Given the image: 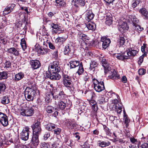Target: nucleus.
I'll return each instance as SVG.
<instances>
[{"label":"nucleus","mask_w":148,"mask_h":148,"mask_svg":"<svg viewBox=\"0 0 148 148\" xmlns=\"http://www.w3.org/2000/svg\"><path fill=\"white\" fill-rule=\"evenodd\" d=\"M32 128L33 131V134L31 142L33 145L36 147L39 144L38 136L42 130L40 123L37 121L32 126Z\"/></svg>","instance_id":"f257e3e1"},{"label":"nucleus","mask_w":148,"mask_h":148,"mask_svg":"<svg viewBox=\"0 0 148 148\" xmlns=\"http://www.w3.org/2000/svg\"><path fill=\"white\" fill-rule=\"evenodd\" d=\"M36 94V90L32 86L26 88L25 91V96L27 101H33Z\"/></svg>","instance_id":"f03ea898"},{"label":"nucleus","mask_w":148,"mask_h":148,"mask_svg":"<svg viewBox=\"0 0 148 148\" xmlns=\"http://www.w3.org/2000/svg\"><path fill=\"white\" fill-rule=\"evenodd\" d=\"M70 68H74L76 67L79 66L77 73L79 75H81L84 71V69L82 62L80 63L78 61L71 60L69 62Z\"/></svg>","instance_id":"7ed1b4c3"},{"label":"nucleus","mask_w":148,"mask_h":148,"mask_svg":"<svg viewBox=\"0 0 148 148\" xmlns=\"http://www.w3.org/2000/svg\"><path fill=\"white\" fill-rule=\"evenodd\" d=\"M94 87L95 90L97 92H100L105 89L104 83L103 82H99L95 78L93 79Z\"/></svg>","instance_id":"20e7f679"},{"label":"nucleus","mask_w":148,"mask_h":148,"mask_svg":"<svg viewBox=\"0 0 148 148\" xmlns=\"http://www.w3.org/2000/svg\"><path fill=\"white\" fill-rule=\"evenodd\" d=\"M48 71L46 72L45 76V78H49L50 79L55 80H59L61 76L58 73H53L50 69Z\"/></svg>","instance_id":"39448f33"},{"label":"nucleus","mask_w":148,"mask_h":148,"mask_svg":"<svg viewBox=\"0 0 148 148\" xmlns=\"http://www.w3.org/2000/svg\"><path fill=\"white\" fill-rule=\"evenodd\" d=\"M109 73L110 78L112 79H118L120 78V76L114 69H111V68L105 71V74Z\"/></svg>","instance_id":"423d86ee"},{"label":"nucleus","mask_w":148,"mask_h":148,"mask_svg":"<svg viewBox=\"0 0 148 148\" xmlns=\"http://www.w3.org/2000/svg\"><path fill=\"white\" fill-rule=\"evenodd\" d=\"M59 62L57 61H54L53 62L49 67V69L53 73H58L60 71V68L58 66Z\"/></svg>","instance_id":"0eeeda50"},{"label":"nucleus","mask_w":148,"mask_h":148,"mask_svg":"<svg viewBox=\"0 0 148 148\" xmlns=\"http://www.w3.org/2000/svg\"><path fill=\"white\" fill-rule=\"evenodd\" d=\"M111 42L110 39L106 37H102L101 39V42H99V45L102 44L103 48L105 49L108 47Z\"/></svg>","instance_id":"6e6552de"},{"label":"nucleus","mask_w":148,"mask_h":148,"mask_svg":"<svg viewBox=\"0 0 148 148\" xmlns=\"http://www.w3.org/2000/svg\"><path fill=\"white\" fill-rule=\"evenodd\" d=\"M131 143L129 147L130 148H138L140 142L137 139L133 136L129 137Z\"/></svg>","instance_id":"1a4fd4ad"},{"label":"nucleus","mask_w":148,"mask_h":148,"mask_svg":"<svg viewBox=\"0 0 148 148\" xmlns=\"http://www.w3.org/2000/svg\"><path fill=\"white\" fill-rule=\"evenodd\" d=\"M29 131L28 128L25 127L21 133L20 137L24 140H27L28 139L29 134Z\"/></svg>","instance_id":"9d476101"},{"label":"nucleus","mask_w":148,"mask_h":148,"mask_svg":"<svg viewBox=\"0 0 148 148\" xmlns=\"http://www.w3.org/2000/svg\"><path fill=\"white\" fill-rule=\"evenodd\" d=\"M34 113V110L32 108H28L25 109H23L21 112V115L26 116H32Z\"/></svg>","instance_id":"9b49d317"},{"label":"nucleus","mask_w":148,"mask_h":148,"mask_svg":"<svg viewBox=\"0 0 148 148\" xmlns=\"http://www.w3.org/2000/svg\"><path fill=\"white\" fill-rule=\"evenodd\" d=\"M0 122L4 126H6L8 125V119L6 115L1 112H0Z\"/></svg>","instance_id":"f8f14e48"},{"label":"nucleus","mask_w":148,"mask_h":148,"mask_svg":"<svg viewBox=\"0 0 148 148\" xmlns=\"http://www.w3.org/2000/svg\"><path fill=\"white\" fill-rule=\"evenodd\" d=\"M66 97V95L62 91L60 92L58 95H53V99L55 100H61L64 99Z\"/></svg>","instance_id":"ddd939ff"},{"label":"nucleus","mask_w":148,"mask_h":148,"mask_svg":"<svg viewBox=\"0 0 148 148\" xmlns=\"http://www.w3.org/2000/svg\"><path fill=\"white\" fill-rule=\"evenodd\" d=\"M30 64L33 69H37L40 66V64L38 60H32L30 62Z\"/></svg>","instance_id":"4468645a"},{"label":"nucleus","mask_w":148,"mask_h":148,"mask_svg":"<svg viewBox=\"0 0 148 148\" xmlns=\"http://www.w3.org/2000/svg\"><path fill=\"white\" fill-rule=\"evenodd\" d=\"M15 5L14 4H11L8 5L3 11V15H5L11 12L12 10L15 7Z\"/></svg>","instance_id":"2eb2a0df"},{"label":"nucleus","mask_w":148,"mask_h":148,"mask_svg":"<svg viewBox=\"0 0 148 148\" xmlns=\"http://www.w3.org/2000/svg\"><path fill=\"white\" fill-rule=\"evenodd\" d=\"M63 84L66 87L69 88V89L72 90L73 89V84L71 80H65L63 81Z\"/></svg>","instance_id":"dca6fc26"},{"label":"nucleus","mask_w":148,"mask_h":148,"mask_svg":"<svg viewBox=\"0 0 148 148\" xmlns=\"http://www.w3.org/2000/svg\"><path fill=\"white\" fill-rule=\"evenodd\" d=\"M128 56V59L131 58L132 57L135 56L136 54L138 53L137 51L136 50H134L132 48L129 49V51L126 52Z\"/></svg>","instance_id":"f3484780"},{"label":"nucleus","mask_w":148,"mask_h":148,"mask_svg":"<svg viewBox=\"0 0 148 148\" xmlns=\"http://www.w3.org/2000/svg\"><path fill=\"white\" fill-rule=\"evenodd\" d=\"M125 52H125L124 55H123L120 54H115L114 55V57L116 58L119 60H123L125 59H128V56L125 55Z\"/></svg>","instance_id":"a211bd4d"},{"label":"nucleus","mask_w":148,"mask_h":148,"mask_svg":"<svg viewBox=\"0 0 148 148\" xmlns=\"http://www.w3.org/2000/svg\"><path fill=\"white\" fill-rule=\"evenodd\" d=\"M66 105L65 102L62 101H60L58 102L57 105V108L58 109L62 110L65 108Z\"/></svg>","instance_id":"6ab92c4d"},{"label":"nucleus","mask_w":148,"mask_h":148,"mask_svg":"<svg viewBox=\"0 0 148 148\" xmlns=\"http://www.w3.org/2000/svg\"><path fill=\"white\" fill-rule=\"evenodd\" d=\"M101 64L102 66L103 67L104 69V72L105 71L110 68L109 66V63L105 59H103L101 61Z\"/></svg>","instance_id":"aec40b11"},{"label":"nucleus","mask_w":148,"mask_h":148,"mask_svg":"<svg viewBox=\"0 0 148 148\" xmlns=\"http://www.w3.org/2000/svg\"><path fill=\"white\" fill-rule=\"evenodd\" d=\"M86 17L88 21L92 19L94 17V14L91 10H88L86 11Z\"/></svg>","instance_id":"412c9836"},{"label":"nucleus","mask_w":148,"mask_h":148,"mask_svg":"<svg viewBox=\"0 0 148 148\" xmlns=\"http://www.w3.org/2000/svg\"><path fill=\"white\" fill-rule=\"evenodd\" d=\"M128 28L129 27L127 26V23L123 22H122L121 24L119 25V29L122 32L125 30H128Z\"/></svg>","instance_id":"4be33fe9"},{"label":"nucleus","mask_w":148,"mask_h":148,"mask_svg":"<svg viewBox=\"0 0 148 148\" xmlns=\"http://www.w3.org/2000/svg\"><path fill=\"white\" fill-rule=\"evenodd\" d=\"M124 37H120L118 42V44L119 47L123 46L124 47L125 46V38Z\"/></svg>","instance_id":"5701e85b"},{"label":"nucleus","mask_w":148,"mask_h":148,"mask_svg":"<svg viewBox=\"0 0 148 148\" xmlns=\"http://www.w3.org/2000/svg\"><path fill=\"white\" fill-rule=\"evenodd\" d=\"M98 145L101 147H104L108 146L110 144V143L108 141H101V140L98 141Z\"/></svg>","instance_id":"b1692460"},{"label":"nucleus","mask_w":148,"mask_h":148,"mask_svg":"<svg viewBox=\"0 0 148 148\" xmlns=\"http://www.w3.org/2000/svg\"><path fill=\"white\" fill-rule=\"evenodd\" d=\"M24 74L22 72H20L16 74L14 77V80L16 81H19L24 77Z\"/></svg>","instance_id":"393cba45"},{"label":"nucleus","mask_w":148,"mask_h":148,"mask_svg":"<svg viewBox=\"0 0 148 148\" xmlns=\"http://www.w3.org/2000/svg\"><path fill=\"white\" fill-rule=\"evenodd\" d=\"M139 12L146 18H148V12L145 8H143L140 9L139 10Z\"/></svg>","instance_id":"a878e982"},{"label":"nucleus","mask_w":148,"mask_h":148,"mask_svg":"<svg viewBox=\"0 0 148 148\" xmlns=\"http://www.w3.org/2000/svg\"><path fill=\"white\" fill-rule=\"evenodd\" d=\"M129 18L132 21L134 26L138 24L139 21L137 18L135 17V16L130 15L129 16Z\"/></svg>","instance_id":"bb28decb"},{"label":"nucleus","mask_w":148,"mask_h":148,"mask_svg":"<svg viewBox=\"0 0 148 148\" xmlns=\"http://www.w3.org/2000/svg\"><path fill=\"white\" fill-rule=\"evenodd\" d=\"M8 52L10 53L13 54L16 56L19 55L18 51L14 47L8 49Z\"/></svg>","instance_id":"cd10ccee"},{"label":"nucleus","mask_w":148,"mask_h":148,"mask_svg":"<svg viewBox=\"0 0 148 148\" xmlns=\"http://www.w3.org/2000/svg\"><path fill=\"white\" fill-rule=\"evenodd\" d=\"M56 126V125L53 123H49L46 125V128L47 130L51 131L55 128Z\"/></svg>","instance_id":"c85d7f7f"},{"label":"nucleus","mask_w":148,"mask_h":148,"mask_svg":"<svg viewBox=\"0 0 148 148\" xmlns=\"http://www.w3.org/2000/svg\"><path fill=\"white\" fill-rule=\"evenodd\" d=\"M86 27L89 29L94 30L96 28L95 24L93 23H89L86 25Z\"/></svg>","instance_id":"c756f323"},{"label":"nucleus","mask_w":148,"mask_h":148,"mask_svg":"<svg viewBox=\"0 0 148 148\" xmlns=\"http://www.w3.org/2000/svg\"><path fill=\"white\" fill-rule=\"evenodd\" d=\"M49 50V49H48L46 48L40 47L38 50V53H40V54L42 55L46 54Z\"/></svg>","instance_id":"7c9ffc66"},{"label":"nucleus","mask_w":148,"mask_h":148,"mask_svg":"<svg viewBox=\"0 0 148 148\" xmlns=\"http://www.w3.org/2000/svg\"><path fill=\"white\" fill-rule=\"evenodd\" d=\"M66 38L64 37H58L56 40L57 42H59L60 44H62L63 43L66 41Z\"/></svg>","instance_id":"2f4dec72"},{"label":"nucleus","mask_w":148,"mask_h":148,"mask_svg":"<svg viewBox=\"0 0 148 148\" xmlns=\"http://www.w3.org/2000/svg\"><path fill=\"white\" fill-rule=\"evenodd\" d=\"M53 95H55L54 94L51 93H48L47 94L46 97H45V100L47 103H49L51 101V97H53Z\"/></svg>","instance_id":"473e14b6"},{"label":"nucleus","mask_w":148,"mask_h":148,"mask_svg":"<svg viewBox=\"0 0 148 148\" xmlns=\"http://www.w3.org/2000/svg\"><path fill=\"white\" fill-rule=\"evenodd\" d=\"M8 73L6 71L0 72V80L5 79L8 77Z\"/></svg>","instance_id":"72a5a7b5"},{"label":"nucleus","mask_w":148,"mask_h":148,"mask_svg":"<svg viewBox=\"0 0 148 148\" xmlns=\"http://www.w3.org/2000/svg\"><path fill=\"white\" fill-rule=\"evenodd\" d=\"M98 65V64L97 62L94 61H91L90 63V66L89 69L90 70H91L93 69H94L97 67Z\"/></svg>","instance_id":"f704fd0d"},{"label":"nucleus","mask_w":148,"mask_h":148,"mask_svg":"<svg viewBox=\"0 0 148 148\" xmlns=\"http://www.w3.org/2000/svg\"><path fill=\"white\" fill-rule=\"evenodd\" d=\"M10 100L9 97L8 96L4 97L1 100V103L4 104H8L9 103Z\"/></svg>","instance_id":"c9c22d12"},{"label":"nucleus","mask_w":148,"mask_h":148,"mask_svg":"<svg viewBox=\"0 0 148 148\" xmlns=\"http://www.w3.org/2000/svg\"><path fill=\"white\" fill-rule=\"evenodd\" d=\"M75 2L77 3L78 4L81 6H84L85 4V1L84 0H73L72 2Z\"/></svg>","instance_id":"e433bc0d"},{"label":"nucleus","mask_w":148,"mask_h":148,"mask_svg":"<svg viewBox=\"0 0 148 148\" xmlns=\"http://www.w3.org/2000/svg\"><path fill=\"white\" fill-rule=\"evenodd\" d=\"M60 143V140L57 138V140L51 145L52 148H56L58 147Z\"/></svg>","instance_id":"4c0bfd02"},{"label":"nucleus","mask_w":148,"mask_h":148,"mask_svg":"<svg viewBox=\"0 0 148 148\" xmlns=\"http://www.w3.org/2000/svg\"><path fill=\"white\" fill-rule=\"evenodd\" d=\"M105 102V98L104 97L101 96L99 97L97 101V102L99 104H103Z\"/></svg>","instance_id":"58836bf2"},{"label":"nucleus","mask_w":148,"mask_h":148,"mask_svg":"<svg viewBox=\"0 0 148 148\" xmlns=\"http://www.w3.org/2000/svg\"><path fill=\"white\" fill-rule=\"evenodd\" d=\"M21 47L23 50L24 51L26 49L27 47L25 41V39L24 38H22L21 40Z\"/></svg>","instance_id":"ea45409f"},{"label":"nucleus","mask_w":148,"mask_h":148,"mask_svg":"<svg viewBox=\"0 0 148 148\" xmlns=\"http://www.w3.org/2000/svg\"><path fill=\"white\" fill-rule=\"evenodd\" d=\"M106 24L110 25L112 23V18L111 17H107L106 18Z\"/></svg>","instance_id":"a19ab883"},{"label":"nucleus","mask_w":148,"mask_h":148,"mask_svg":"<svg viewBox=\"0 0 148 148\" xmlns=\"http://www.w3.org/2000/svg\"><path fill=\"white\" fill-rule=\"evenodd\" d=\"M54 109V108L53 107L51 106H48L46 107V110L47 113H52Z\"/></svg>","instance_id":"79ce46f5"},{"label":"nucleus","mask_w":148,"mask_h":148,"mask_svg":"<svg viewBox=\"0 0 148 148\" xmlns=\"http://www.w3.org/2000/svg\"><path fill=\"white\" fill-rule=\"evenodd\" d=\"M6 89V86L5 84L0 83V94L4 92Z\"/></svg>","instance_id":"37998d69"},{"label":"nucleus","mask_w":148,"mask_h":148,"mask_svg":"<svg viewBox=\"0 0 148 148\" xmlns=\"http://www.w3.org/2000/svg\"><path fill=\"white\" fill-rule=\"evenodd\" d=\"M71 51V49L69 47V45L66 46L64 51V54L66 55L69 53Z\"/></svg>","instance_id":"c03bdc74"},{"label":"nucleus","mask_w":148,"mask_h":148,"mask_svg":"<svg viewBox=\"0 0 148 148\" xmlns=\"http://www.w3.org/2000/svg\"><path fill=\"white\" fill-rule=\"evenodd\" d=\"M122 104L121 103H119L118 104L115 105L112 108L113 110L114 109H122Z\"/></svg>","instance_id":"a18cd8bd"},{"label":"nucleus","mask_w":148,"mask_h":148,"mask_svg":"<svg viewBox=\"0 0 148 148\" xmlns=\"http://www.w3.org/2000/svg\"><path fill=\"white\" fill-rule=\"evenodd\" d=\"M86 36L85 34H83L81 32H79L78 33V37L79 39H85Z\"/></svg>","instance_id":"49530a36"},{"label":"nucleus","mask_w":148,"mask_h":148,"mask_svg":"<svg viewBox=\"0 0 148 148\" xmlns=\"http://www.w3.org/2000/svg\"><path fill=\"white\" fill-rule=\"evenodd\" d=\"M134 28L135 29V30L139 31H141L143 29V27H141L138 24L134 26Z\"/></svg>","instance_id":"de8ad7c7"},{"label":"nucleus","mask_w":148,"mask_h":148,"mask_svg":"<svg viewBox=\"0 0 148 148\" xmlns=\"http://www.w3.org/2000/svg\"><path fill=\"white\" fill-rule=\"evenodd\" d=\"M140 0H134L133 2L132 5L133 8H135L139 4L140 2Z\"/></svg>","instance_id":"09e8293b"},{"label":"nucleus","mask_w":148,"mask_h":148,"mask_svg":"<svg viewBox=\"0 0 148 148\" xmlns=\"http://www.w3.org/2000/svg\"><path fill=\"white\" fill-rule=\"evenodd\" d=\"M103 129L106 132L107 135H110L111 134L110 131L108 127L105 125H103Z\"/></svg>","instance_id":"8fccbe9b"},{"label":"nucleus","mask_w":148,"mask_h":148,"mask_svg":"<svg viewBox=\"0 0 148 148\" xmlns=\"http://www.w3.org/2000/svg\"><path fill=\"white\" fill-rule=\"evenodd\" d=\"M146 72V70L143 69H140L138 71V74L140 75H143L145 74Z\"/></svg>","instance_id":"3c124183"},{"label":"nucleus","mask_w":148,"mask_h":148,"mask_svg":"<svg viewBox=\"0 0 148 148\" xmlns=\"http://www.w3.org/2000/svg\"><path fill=\"white\" fill-rule=\"evenodd\" d=\"M71 77L69 76L66 74L63 75V81L65 80H71Z\"/></svg>","instance_id":"603ef678"},{"label":"nucleus","mask_w":148,"mask_h":148,"mask_svg":"<svg viewBox=\"0 0 148 148\" xmlns=\"http://www.w3.org/2000/svg\"><path fill=\"white\" fill-rule=\"evenodd\" d=\"M83 78L84 79L85 81H88L89 79V76H88V74L86 73H84L83 74Z\"/></svg>","instance_id":"864d4df0"},{"label":"nucleus","mask_w":148,"mask_h":148,"mask_svg":"<svg viewBox=\"0 0 148 148\" xmlns=\"http://www.w3.org/2000/svg\"><path fill=\"white\" fill-rule=\"evenodd\" d=\"M54 133L56 135H59L61 132V130L59 128H57L54 130Z\"/></svg>","instance_id":"5fc2aeb1"},{"label":"nucleus","mask_w":148,"mask_h":148,"mask_svg":"<svg viewBox=\"0 0 148 148\" xmlns=\"http://www.w3.org/2000/svg\"><path fill=\"white\" fill-rule=\"evenodd\" d=\"M119 103V101L117 99H115L112 101V103L111 104V105L113 106V107L115 105L118 104Z\"/></svg>","instance_id":"6e6d98bb"},{"label":"nucleus","mask_w":148,"mask_h":148,"mask_svg":"<svg viewBox=\"0 0 148 148\" xmlns=\"http://www.w3.org/2000/svg\"><path fill=\"white\" fill-rule=\"evenodd\" d=\"M5 67L6 68H9L11 65V63L9 61H6L5 64Z\"/></svg>","instance_id":"4d7b16f0"},{"label":"nucleus","mask_w":148,"mask_h":148,"mask_svg":"<svg viewBox=\"0 0 148 148\" xmlns=\"http://www.w3.org/2000/svg\"><path fill=\"white\" fill-rule=\"evenodd\" d=\"M50 136V133L49 132H46L44 136V139L45 140H47Z\"/></svg>","instance_id":"13d9d810"},{"label":"nucleus","mask_w":148,"mask_h":148,"mask_svg":"<svg viewBox=\"0 0 148 148\" xmlns=\"http://www.w3.org/2000/svg\"><path fill=\"white\" fill-rule=\"evenodd\" d=\"M66 123L67 126L71 127L72 124L71 121L69 120H66Z\"/></svg>","instance_id":"bf43d9fd"},{"label":"nucleus","mask_w":148,"mask_h":148,"mask_svg":"<svg viewBox=\"0 0 148 148\" xmlns=\"http://www.w3.org/2000/svg\"><path fill=\"white\" fill-rule=\"evenodd\" d=\"M92 110L95 111H96L98 110V107L96 104H93L92 106Z\"/></svg>","instance_id":"052dcab7"},{"label":"nucleus","mask_w":148,"mask_h":148,"mask_svg":"<svg viewBox=\"0 0 148 148\" xmlns=\"http://www.w3.org/2000/svg\"><path fill=\"white\" fill-rule=\"evenodd\" d=\"M6 24L5 21L4 20H2L0 23V29L2 28V27H4Z\"/></svg>","instance_id":"680f3d73"},{"label":"nucleus","mask_w":148,"mask_h":148,"mask_svg":"<svg viewBox=\"0 0 148 148\" xmlns=\"http://www.w3.org/2000/svg\"><path fill=\"white\" fill-rule=\"evenodd\" d=\"M48 45L50 49H55V47L54 46L51 42H49Z\"/></svg>","instance_id":"e2e57ef3"},{"label":"nucleus","mask_w":148,"mask_h":148,"mask_svg":"<svg viewBox=\"0 0 148 148\" xmlns=\"http://www.w3.org/2000/svg\"><path fill=\"white\" fill-rule=\"evenodd\" d=\"M70 140V137L68 136H65L64 138V142L65 143Z\"/></svg>","instance_id":"0e129e2a"},{"label":"nucleus","mask_w":148,"mask_h":148,"mask_svg":"<svg viewBox=\"0 0 148 148\" xmlns=\"http://www.w3.org/2000/svg\"><path fill=\"white\" fill-rule=\"evenodd\" d=\"M51 26L52 28L56 29L58 27V25L57 24H54L53 23H52L51 24Z\"/></svg>","instance_id":"69168bd1"},{"label":"nucleus","mask_w":148,"mask_h":148,"mask_svg":"<svg viewBox=\"0 0 148 148\" xmlns=\"http://www.w3.org/2000/svg\"><path fill=\"white\" fill-rule=\"evenodd\" d=\"M140 147L141 148H148V144L146 143H145L142 144Z\"/></svg>","instance_id":"338daca9"},{"label":"nucleus","mask_w":148,"mask_h":148,"mask_svg":"<svg viewBox=\"0 0 148 148\" xmlns=\"http://www.w3.org/2000/svg\"><path fill=\"white\" fill-rule=\"evenodd\" d=\"M16 25L17 26V27H19L21 26L22 24L21 21H17L16 23Z\"/></svg>","instance_id":"774afa93"}]
</instances>
